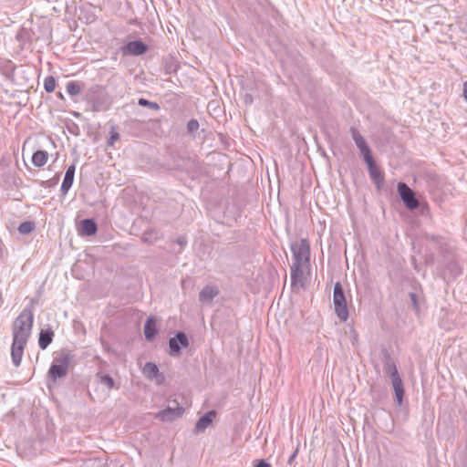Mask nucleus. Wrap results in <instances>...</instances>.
Returning <instances> with one entry per match:
<instances>
[{
	"instance_id": "obj_1",
	"label": "nucleus",
	"mask_w": 467,
	"mask_h": 467,
	"mask_svg": "<svg viewBox=\"0 0 467 467\" xmlns=\"http://www.w3.org/2000/svg\"><path fill=\"white\" fill-rule=\"evenodd\" d=\"M33 322L34 316L29 309H24L14 321L11 358L16 367L21 364L25 347L31 335Z\"/></svg>"
},
{
	"instance_id": "obj_2",
	"label": "nucleus",
	"mask_w": 467,
	"mask_h": 467,
	"mask_svg": "<svg viewBox=\"0 0 467 467\" xmlns=\"http://www.w3.org/2000/svg\"><path fill=\"white\" fill-rule=\"evenodd\" d=\"M71 360V355L69 353H61L56 357L48 369V378L56 381L58 379L67 376L69 363Z\"/></svg>"
},
{
	"instance_id": "obj_3",
	"label": "nucleus",
	"mask_w": 467,
	"mask_h": 467,
	"mask_svg": "<svg viewBox=\"0 0 467 467\" xmlns=\"http://www.w3.org/2000/svg\"><path fill=\"white\" fill-rule=\"evenodd\" d=\"M333 304L337 317L342 321H346L348 318V310L345 293L339 282H337L334 285Z\"/></svg>"
},
{
	"instance_id": "obj_4",
	"label": "nucleus",
	"mask_w": 467,
	"mask_h": 467,
	"mask_svg": "<svg viewBox=\"0 0 467 467\" xmlns=\"http://www.w3.org/2000/svg\"><path fill=\"white\" fill-rule=\"evenodd\" d=\"M397 191L407 209L413 211L419 208L420 202L416 197L415 192L405 182H399L397 185Z\"/></svg>"
},
{
	"instance_id": "obj_5",
	"label": "nucleus",
	"mask_w": 467,
	"mask_h": 467,
	"mask_svg": "<svg viewBox=\"0 0 467 467\" xmlns=\"http://www.w3.org/2000/svg\"><path fill=\"white\" fill-rule=\"evenodd\" d=\"M294 263L303 265L309 262L310 248L306 240L302 239L299 244L296 243L291 245Z\"/></svg>"
},
{
	"instance_id": "obj_6",
	"label": "nucleus",
	"mask_w": 467,
	"mask_h": 467,
	"mask_svg": "<svg viewBox=\"0 0 467 467\" xmlns=\"http://www.w3.org/2000/svg\"><path fill=\"white\" fill-rule=\"evenodd\" d=\"M189 347V339L187 335L179 331L175 334L174 337L169 339V354L171 357L179 356L182 348H186Z\"/></svg>"
},
{
	"instance_id": "obj_7",
	"label": "nucleus",
	"mask_w": 467,
	"mask_h": 467,
	"mask_svg": "<svg viewBox=\"0 0 467 467\" xmlns=\"http://www.w3.org/2000/svg\"><path fill=\"white\" fill-rule=\"evenodd\" d=\"M88 102L94 112L105 111L109 109V102L104 93L99 89L91 91L88 95Z\"/></svg>"
},
{
	"instance_id": "obj_8",
	"label": "nucleus",
	"mask_w": 467,
	"mask_h": 467,
	"mask_svg": "<svg viewBox=\"0 0 467 467\" xmlns=\"http://www.w3.org/2000/svg\"><path fill=\"white\" fill-rule=\"evenodd\" d=\"M350 133L355 145L363 157V160L373 157L371 150L368 145L366 139L361 135V133L354 127L350 128Z\"/></svg>"
},
{
	"instance_id": "obj_9",
	"label": "nucleus",
	"mask_w": 467,
	"mask_h": 467,
	"mask_svg": "<svg viewBox=\"0 0 467 467\" xmlns=\"http://www.w3.org/2000/svg\"><path fill=\"white\" fill-rule=\"evenodd\" d=\"M364 161L368 166V171L371 181L375 183L378 189H380L384 182V176L378 168L374 157L364 160Z\"/></svg>"
},
{
	"instance_id": "obj_10",
	"label": "nucleus",
	"mask_w": 467,
	"mask_h": 467,
	"mask_svg": "<svg viewBox=\"0 0 467 467\" xmlns=\"http://www.w3.org/2000/svg\"><path fill=\"white\" fill-rule=\"evenodd\" d=\"M148 46L141 40L130 41L123 47L124 54H129L132 56L143 55L148 51Z\"/></svg>"
},
{
	"instance_id": "obj_11",
	"label": "nucleus",
	"mask_w": 467,
	"mask_h": 467,
	"mask_svg": "<svg viewBox=\"0 0 467 467\" xmlns=\"http://www.w3.org/2000/svg\"><path fill=\"white\" fill-rule=\"evenodd\" d=\"M216 417L215 410H209L204 413L196 422L194 431L196 433L203 432L209 426L212 425Z\"/></svg>"
},
{
	"instance_id": "obj_12",
	"label": "nucleus",
	"mask_w": 467,
	"mask_h": 467,
	"mask_svg": "<svg viewBox=\"0 0 467 467\" xmlns=\"http://www.w3.org/2000/svg\"><path fill=\"white\" fill-rule=\"evenodd\" d=\"M98 231V225L94 219L87 218L81 221L78 229L79 234L82 236H92Z\"/></svg>"
},
{
	"instance_id": "obj_13",
	"label": "nucleus",
	"mask_w": 467,
	"mask_h": 467,
	"mask_svg": "<svg viewBox=\"0 0 467 467\" xmlns=\"http://www.w3.org/2000/svg\"><path fill=\"white\" fill-rule=\"evenodd\" d=\"M76 167L74 164H71L67 167L62 184H61V192L63 194H67L69 189L72 187L74 182Z\"/></svg>"
},
{
	"instance_id": "obj_14",
	"label": "nucleus",
	"mask_w": 467,
	"mask_h": 467,
	"mask_svg": "<svg viewBox=\"0 0 467 467\" xmlns=\"http://www.w3.org/2000/svg\"><path fill=\"white\" fill-rule=\"evenodd\" d=\"M219 294L216 286L206 285L199 293V300L202 303H210Z\"/></svg>"
},
{
	"instance_id": "obj_15",
	"label": "nucleus",
	"mask_w": 467,
	"mask_h": 467,
	"mask_svg": "<svg viewBox=\"0 0 467 467\" xmlns=\"http://www.w3.org/2000/svg\"><path fill=\"white\" fill-rule=\"evenodd\" d=\"M182 415V409L166 408L157 413L156 417L162 421H171Z\"/></svg>"
},
{
	"instance_id": "obj_16",
	"label": "nucleus",
	"mask_w": 467,
	"mask_h": 467,
	"mask_svg": "<svg viewBox=\"0 0 467 467\" xmlns=\"http://www.w3.org/2000/svg\"><path fill=\"white\" fill-rule=\"evenodd\" d=\"M157 333H158V330L156 328V321H155L154 317H148V319L144 325L145 338L148 341H152L155 338Z\"/></svg>"
},
{
	"instance_id": "obj_17",
	"label": "nucleus",
	"mask_w": 467,
	"mask_h": 467,
	"mask_svg": "<svg viewBox=\"0 0 467 467\" xmlns=\"http://www.w3.org/2000/svg\"><path fill=\"white\" fill-rule=\"evenodd\" d=\"M54 332L50 328L42 329L39 333L38 346L41 349H46L52 342Z\"/></svg>"
},
{
	"instance_id": "obj_18",
	"label": "nucleus",
	"mask_w": 467,
	"mask_h": 467,
	"mask_svg": "<svg viewBox=\"0 0 467 467\" xmlns=\"http://www.w3.org/2000/svg\"><path fill=\"white\" fill-rule=\"evenodd\" d=\"M392 388L395 393V398L397 400V403L400 406L403 401L404 397V387L401 378L400 379H395L394 380H391Z\"/></svg>"
},
{
	"instance_id": "obj_19",
	"label": "nucleus",
	"mask_w": 467,
	"mask_h": 467,
	"mask_svg": "<svg viewBox=\"0 0 467 467\" xmlns=\"http://www.w3.org/2000/svg\"><path fill=\"white\" fill-rule=\"evenodd\" d=\"M48 159V154L46 150H36L32 156V163L36 167L44 166Z\"/></svg>"
},
{
	"instance_id": "obj_20",
	"label": "nucleus",
	"mask_w": 467,
	"mask_h": 467,
	"mask_svg": "<svg viewBox=\"0 0 467 467\" xmlns=\"http://www.w3.org/2000/svg\"><path fill=\"white\" fill-rule=\"evenodd\" d=\"M302 265H303L296 263H293L291 265L290 277L292 285H296L303 277L304 273Z\"/></svg>"
},
{
	"instance_id": "obj_21",
	"label": "nucleus",
	"mask_w": 467,
	"mask_h": 467,
	"mask_svg": "<svg viewBox=\"0 0 467 467\" xmlns=\"http://www.w3.org/2000/svg\"><path fill=\"white\" fill-rule=\"evenodd\" d=\"M142 372L148 379H153L159 375V368L155 363L147 362L143 367Z\"/></svg>"
},
{
	"instance_id": "obj_22",
	"label": "nucleus",
	"mask_w": 467,
	"mask_h": 467,
	"mask_svg": "<svg viewBox=\"0 0 467 467\" xmlns=\"http://www.w3.org/2000/svg\"><path fill=\"white\" fill-rule=\"evenodd\" d=\"M67 91L71 97L78 95L81 91L80 84L77 81H68L67 83Z\"/></svg>"
},
{
	"instance_id": "obj_23",
	"label": "nucleus",
	"mask_w": 467,
	"mask_h": 467,
	"mask_svg": "<svg viewBox=\"0 0 467 467\" xmlns=\"http://www.w3.org/2000/svg\"><path fill=\"white\" fill-rule=\"evenodd\" d=\"M385 369L390 380H394L396 378L400 379L397 367L393 362H387L385 365Z\"/></svg>"
},
{
	"instance_id": "obj_24",
	"label": "nucleus",
	"mask_w": 467,
	"mask_h": 467,
	"mask_svg": "<svg viewBox=\"0 0 467 467\" xmlns=\"http://www.w3.org/2000/svg\"><path fill=\"white\" fill-rule=\"evenodd\" d=\"M35 229V223L31 221H26L20 223L17 230L21 234H28Z\"/></svg>"
},
{
	"instance_id": "obj_25",
	"label": "nucleus",
	"mask_w": 467,
	"mask_h": 467,
	"mask_svg": "<svg viewBox=\"0 0 467 467\" xmlns=\"http://www.w3.org/2000/svg\"><path fill=\"white\" fill-rule=\"evenodd\" d=\"M44 88L47 93H51L56 88V79L52 76H48L44 80Z\"/></svg>"
},
{
	"instance_id": "obj_26",
	"label": "nucleus",
	"mask_w": 467,
	"mask_h": 467,
	"mask_svg": "<svg viewBox=\"0 0 467 467\" xmlns=\"http://www.w3.org/2000/svg\"><path fill=\"white\" fill-rule=\"evenodd\" d=\"M138 105L141 106V107H147V108H150V109H154V110H159L160 109V106H159L158 103L150 101V100H148V99H146L144 98L139 99Z\"/></svg>"
},
{
	"instance_id": "obj_27",
	"label": "nucleus",
	"mask_w": 467,
	"mask_h": 467,
	"mask_svg": "<svg viewBox=\"0 0 467 467\" xmlns=\"http://www.w3.org/2000/svg\"><path fill=\"white\" fill-rule=\"evenodd\" d=\"M100 383L105 385L109 389L115 388L113 378L108 374L100 376Z\"/></svg>"
},
{
	"instance_id": "obj_28",
	"label": "nucleus",
	"mask_w": 467,
	"mask_h": 467,
	"mask_svg": "<svg viewBox=\"0 0 467 467\" xmlns=\"http://www.w3.org/2000/svg\"><path fill=\"white\" fill-rule=\"evenodd\" d=\"M409 296L410 298L413 309L418 313L420 311L419 295L415 292H410Z\"/></svg>"
},
{
	"instance_id": "obj_29",
	"label": "nucleus",
	"mask_w": 467,
	"mask_h": 467,
	"mask_svg": "<svg viewBox=\"0 0 467 467\" xmlns=\"http://www.w3.org/2000/svg\"><path fill=\"white\" fill-rule=\"evenodd\" d=\"M199 126L200 125H199V122H198L197 119H190L188 121V123H187V131H188V133H190V134L194 133L195 131L198 130Z\"/></svg>"
},
{
	"instance_id": "obj_30",
	"label": "nucleus",
	"mask_w": 467,
	"mask_h": 467,
	"mask_svg": "<svg viewBox=\"0 0 467 467\" xmlns=\"http://www.w3.org/2000/svg\"><path fill=\"white\" fill-rule=\"evenodd\" d=\"M119 139V134L117 131L111 130L110 137L108 141L109 146H112L115 141H117Z\"/></svg>"
},
{
	"instance_id": "obj_31",
	"label": "nucleus",
	"mask_w": 467,
	"mask_h": 467,
	"mask_svg": "<svg viewBox=\"0 0 467 467\" xmlns=\"http://www.w3.org/2000/svg\"><path fill=\"white\" fill-rule=\"evenodd\" d=\"M297 454H298V445L296 446V448L295 449V451H293V453L289 456V458L287 460V464L289 466H293Z\"/></svg>"
},
{
	"instance_id": "obj_32",
	"label": "nucleus",
	"mask_w": 467,
	"mask_h": 467,
	"mask_svg": "<svg viewBox=\"0 0 467 467\" xmlns=\"http://www.w3.org/2000/svg\"><path fill=\"white\" fill-rule=\"evenodd\" d=\"M254 467H272V465L265 460H259L254 464Z\"/></svg>"
},
{
	"instance_id": "obj_33",
	"label": "nucleus",
	"mask_w": 467,
	"mask_h": 467,
	"mask_svg": "<svg viewBox=\"0 0 467 467\" xmlns=\"http://www.w3.org/2000/svg\"><path fill=\"white\" fill-rule=\"evenodd\" d=\"M176 244H178L180 246L183 247L187 244V239L184 236H179L176 239Z\"/></svg>"
},
{
	"instance_id": "obj_34",
	"label": "nucleus",
	"mask_w": 467,
	"mask_h": 467,
	"mask_svg": "<svg viewBox=\"0 0 467 467\" xmlns=\"http://www.w3.org/2000/svg\"><path fill=\"white\" fill-rule=\"evenodd\" d=\"M244 102H245V104H252L253 103L252 96L249 94H246L244 97Z\"/></svg>"
},
{
	"instance_id": "obj_35",
	"label": "nucleus",
	"mask_w": 467,
	"mask_h": 467,
	"mask_svg": "<svg viewBox=\"0 0 467 467\" xmlns=\"http://www.w3.org/2000/svg\"><path fill=\"white\" fill-rule=\"evenodd\" d=\"M463 97L465 100L467 101V81L463 83Z\"/></svg>"
},
{
	"instance_id": "obj_36",
	"label": "nucleus",
	"mask_w": 467,
	"mask_h": 467,
	"mask_svg": "<svg viewBox=\"0 0 467 467\" xmlns=\"http://www.w3.org/2000/svg\"><path fill=\"white\" fill-rule=\"evenodd\" d=\"M150 234V233L146 232L143 234L142 235V240L146 243L150 242V237L148 236Z\"/></svg>"
},
{
	"instance_id": "obj_37",
	"label": "nucleus",
	"mask_w": 467,
	"mask_h": 467,
	"mask_svg": "<svg viewBox=\"0 0 467 467\" xmlns=\"http://www.w3.org/2000/svg\"><path fill=\"white\" fill-rule=\"evenodd\" d=\"M58 181H59V173H57V174L56 175V182H55V183H57Z\"/></svg>"
}]
</instances>
